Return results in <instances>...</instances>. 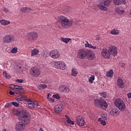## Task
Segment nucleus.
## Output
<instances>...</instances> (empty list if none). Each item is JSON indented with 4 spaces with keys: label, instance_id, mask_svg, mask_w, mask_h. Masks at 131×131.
I'll return each mask as SVG.
<instances>
[{
    "label": "nucleus",
    "instance_id": "393cba45",
    "mask_svg": "<svg viewBox=\"0 0 131 131\" xmlns=\"http://www.w3.org/2000/svg\"><path fill=\"white\" fill-rule=\"evenodd\" d=\"M65 117L67 119V122H68V123L72 124V125H74V122L70 119V117H69V116H68V115H66Z\"/></svg>",
    "mask_w": 131,
    "mask_h": 131
},
{
    "label": "nucleus",
    "instance_id": "72a5a7b5",
    "mask_svg": "<svg viewBox=\"0 0 131 131\" xmlns=\"http://www.w3.org/2000/svg\"><path fill=\"white\" fill-rule=\"evenodd\" d=\"M25 98H26V96H24V97H18L16 99V101H18V102H23L24 101Z\"/></svg>",
    "mask_w": 131,
    "mask_h": 131
},
{
    "label": "nucleus",
    "instance_id": "0eeeda50",
    "mask_svg": "<svg viewBox=\"0 0 131 131\" xmlns=\"http://www.w3.org/2000/svg\"><path fill=\"white\" fill-rule=\"evenodd\" d=\"M54 67L56 69H60V70H65L66 69V64L63 61H54Z\"/></svg>",
    "mask_w": 131,
    "mask_h": 131
},
{
    "label": "nucleus",
    "instance_id": "2f4dec72",
    "mask_svg": "<svg viewBox=\"0 0 131 131\" xmlns=\"http://www.w3.org/2000/svg\"><path fill=\"white\" fill-rule=\"evenodd\" d=\"M10 52L12 53V54H17L18 52V48L14 47L11 49Z\"/></svg>",
    "mask_w": 131,
    "mask_h": 131
},
{
    "label": "nucleus",
    "instance_id": "412c9836",
    "mask_svg": "<svg viewBox=\"0 0 131 131\" xmlns=\"http://www.w3.org/2000/svg\"><path fill=\"white\" fill-rule=\"evenodd\" d=\"M31 11V8L30 7H24L20 9V12L22 13H29Z\"/></svg>",
    "mask_w": 131,
    "mask_h": 131
},
{
    "label": "nucleus",
    "instance_id": "bb28decb",
    "mask_svg": "<svg viewBox=\"0 0 131 131\" xmlns=\"http://www.w3.org/2000/svg\"><path fill=\"white\" fill-rule=\"evenodd\" d=\"M111 34H113V35H118V34H119V30L116 29H113L111 31Z\"/></svg>",
    "mask_w": 131,
    "mask_h": 131
},
{
    "label": "nucleus",
    "instance_id": "f8f14e48",
    "mask_svg": "<svg viewBox=\"0 0 131 131\" xmlns=\"http://www.w3.org/2000/svg\"><path fill=\"white\" fill-rule=\"evenodd\" d=\"M101 56L104 58V59H109L111 57V53L110 51L106 49H103L101 52Z\"/></svg>",
    "mask_w": 131,
    "mask_h": 131
},
{
    "label": "nucleus",
    "instance_id": "58836bf2",
    "mask_svg": "<svg viewBox=\"0 0 131 131\" xmlns=\"http://www.w3.org/2000/svg\"><path fill=\"white\" fill-rule=\"evenodd\" d=\"M100 95L102 97V98H106V97H107V93H106V92H102L100 93Z\"/></svg>",
    "mask_w": 131,
    "mask_h": 131
},
{
    "label": "nucleus",
    "instance_id": "c85d7f7f",
    "mask_svg": "<svg viewBox=\"0 0 131 131\" xmlns=\"http://www.w3.org/2000/svg\"><path fill=\"white\" fill-rule=\"evenodd\" d=\"M77 74H78V72L77 71V70L75 69H73L72 70V76H77Z\"/></svg>",
    "mask_w": 131,
    "mask_h": 131
},
{
    "label": "nucleus",
    "instance_id": "a18cd8bd",
    "mask_svg": "<svg viewBox=\"0 0 131 131\" xmlns=\"http://www.w3.org/2000/svg\"><path fill=\"white\" fill-rule=\"evenodd\" d=\"M49 102H50V103H54V102H55V99H52L51 98H49L48 99Z\"/></svg>",
    "mask_w": 131,
    "mask_h": 131
},
{
    "label": "nucleus",
    "instance_id": "864d4df0",
    "mask_svg": "<svg viewBox=\"0 0 131 131\" xmlns=\"http://www.w3.org/2000/svg\"><path fill=\"white\" fill-rule=\"evenodd\" d=\"M4 12H5V13H8V12H9V10H8L7 9H6V8H5V9H4Z\"/></svg>",
    "mask_w": 131,
    "mask_h": 131
},
{
    "label": "nucleus",
    "instance_id": "ddd939ff",
    "mask_svg": "<svg viewBox=\"0 0 131 131\" xmlns=\"http://www.w3.org/2000/svg\"><path fill=\"white\" fill-rule=\"evenodd\" d=\"M58 91L64 94H68L70 92V88L66 85H61L58 88Z\"/></svg>",
    "mask_w": 131,
    "mask_h": 131
},
{
    "label": "nucleus",
    "instance_id": "6ab92c4d",
    "mask_svg": "<svg viewBox=\"0 0 131 131\" xmlns=\"http://www.w3.org/2000/svg\"><path fill=\"white\" fill-rule=\"evenodd\" d=\"M117 83L119 88H121V89H123V88H124V82H123V80L121 78L118 79Z\"/></svg>",
    "mask_w": 131,
    "mask_h": 131
},
{
    "label": "nucleus",
    "instance_id": "4468645a",
    "mask_svg": "<svg viewBox=\"0 0 131 131\" xmlns=\"http://www.w3.org/2000/svg\"><path fill=\"white\" fill-rule=\"evenodd\" d=\"M64 109V105L61 103H58L54 106V111L57 114H60Z\"/></svg>",
    "mask_w": 131,
    "mask_h": 131
},
{
    "label": "nucleus",
    "instance_id": "37998d69",
    "mask_svg": "<svg viewBox=\"0 0 131 131\" xmlns=\"http://www.w3.org/2000/svg\"><path fill=\"white\" fill-rule=\"evenodd\" d=\"M11 106H12V103H8L5 105V108H9V107H11Z\"/></svg>",
    "mask_w": 131,
    "mask_h": 131
},
{
    "label": "nucleus",
    "instance_id": "f3484780",
    "mask_svg": "<svg viewBox=\"0 0 131 131\" xmlns=\"http://www.w3.org/2000/svg\"><path fill=\"white\" fill-rule=\"evenodd\" d=\"M109 51L111 55L113 56H116L117 55V48L115 46H111L109 48Z\"/></svg>",
    "mask_w": 131,
    "mask_h": 131
},
{
    "label": "nucleus",
    "instance_id": "3c124183",
    "mask_svg": "<svg viewBox=\"0 0 131 131\" xmlns=\"http://www.w3.org/2000/svg\"><path fill=\"white\" fill-rule=\"evenodd\" d=\"M121 68H124L125 67V63H121Z\"/></svg>",
    "mask_w": 131,
    "mask_h": 131
},
{
    "label": "nucleus",
    "instance_id": "4c0bfd02",
    "mask_svg": "<svg viewBox=\"0 0 131 131\" xmlns=\"http://www.w3.org/2000/svg\"><path fill=\"white\" fill-rule=\"evenodd\" d=\"M11 105H13L14 107H19L20 104L16 101H13L11 103Z\"/></svg>",
    "mask_w": 131,
    "mask_h": 131
},
{
    "label": "nucleus",
    "instance_id": "f257e3e1",
    "mask_svg": "<svg viewBox=\"0 0 131 131\" xmlns=\"http://www.w3.org/2000/svg\"><path fill=\"white\" fill-rule=\"evenodd\" d=\"M13 113L19 118V121L15 124L14 129L16 131L24 130L26 125L30 124V113L25 110H23L21 112L16 111Z\"/></svg>",
    "mask_w": 131,
    "mask_h": 131
},
{
    "label": "nucleus",
    "instance_id": "603ef678",
    "mask_svg": "<svg viewBox=\"0 0 131 131\" xmlns=\"http://www.w3.org/2000/svg\"><path fill=\"white\" fill-rule=\"evenodd\" d=\"M127 96L128 99H131V92L127 93Z\"/></svg>",
    "mask_w": 131,
    "mask_h": 131
},
{
    "label": "nucleus",
    "instance_id": "5701e85b",
    "mask_svg": "<svg viewBox=\"0 0 131 131\" xmlns=\"http://www.w3.org/2000/svg\"><path fill=\"white\" fill-rule=\"evenodd\" d=\"M116 12L119 15H122L124 13V10L121 7H119L116 9Z\"/></svg>",
    "mask_w": 131,
    "mask_h": 131
},
{
    "label": "nucleus",
    "instance_id": "6e6d98bb",
    "mask_svg": "<svg viewBox=\"0 0 131 131\" xmlns=\"http://www.w3.org/2000/svg\"><path fill=\"white\" fill-rule=\"evenodd\" d=\"M49 98H50V94H48L47 95V99H49Z\"/></svg>",
    "mask_w": 131,
    "mask_h": 131
},
{
    "label": "nucleus",
    "instance_id": "473e14b6",
    "mask_svg": "<svg viewBox=\"0 0 131 131\" xmlns=\"http://www.w3.org/2000/svg\"><path fill=\"white\" fill-rule=\"evenodd\" d=\"M94 80H95V75H92L90 76V78L89 79L90 83H93L94 82Z\"/></svg>",
    "mask_w": 131,
    "mask_h": 131
},
{
    "label": "nucleus",
    "instance_id": "de8ad7c7",
    "mask_svg": "<svg viewBox=\"0 0 131 131\" xmlns=\"http://www.w3.org/2000/svg\"><path fill=\"white\" fill-rule=\"evenodd\" d=\"M121 4H123V5H126V1L125 0H121Z\"/></svg>",
    "mask_w": 131,
    "mask_h": 131
},
{
    "label": "nucleus",
    "instance_id": "5fc2aeb1",
    "mask_svg": "<svg viewBox=\"0 0 131 131\" xmlns=\"http://www.w3.org/2000/svg\"><path fill=\"white\" fill-rule=\"evenodd\" d=\"M43 57H45V58H48V56H47V55H46V53H44V55H43Z\"/></svg>",
    "mask_w": 131,
    "mask_h": 131
},
{
    "label": "nucleus",
    "instance_id": "f03ea898",
    "mask_svg": "<svg viewBox=\"0 0 131 131\" xmlns=\"http://www.w3.org/2000/svg\"><path fill=\"white\" fill-rule=\"evenodd\" d=\"M58 19L63 29H67L73 25V20L69 19L67 17L63 15L58 16Z\"/></svg>",
    "mask_w": 131,
    "mask_h": 131
},
{
    "label": "nucleus",
    "instance_id": "49530a36",
    "mask_svg": "<svg viewBox=\"0 0 131 131\" xmlns=\"http://www.w3.org/2000/svg\"><path fill=\"white\" fill-rule=\"evenodd\" d=\"M24 101H25V102H27L28 103H30V102L32 101V100L27 99L25 98Z\"/></svg>",
    "mask_w": 131,
    "mask_h": 131
},
{
    "label": "nucleus",
    "instance_id": "aec40b11",
    "mask_svg": "<svg viewBox=\"0 0 131 131\" xmlns=\"http://www.w3.org/2000/svg\"><path fill=\"white\" fill-rule=\"evenodd\" d=\"M39 53V50L38 49L35 48L31 50V56L33 57L34 56H37V54Z\"/></svg>",
    "mask_w": 131,
    "mask_h": 131
},
{
    "label": "nucleus",
    "instance_id": "c9c22d12",
    "mask_svg": "<svg viewBox=\"0 0 131 131\" xmlns=\"http://www.w3.org/2000/svg\"><path fill=\"white\" fill-rule=\"evenodd\" d=\"M3 75L5 76L6 78H8V79H9V78H11V76L8 75V73H7V72L6 71L3 72Z\"/></svg>",
    "mask_w": 131,
    "mask_h": 131
},
{
    "label": "nucleus",
    "instance_id": "4d7b16f0",
    "mask_svg": "<svg viewBox=\"0 0 131 131\" xmlns=\"http://www.w3.org/2000/svg\"><path fill=\"white\" fill-rule=\"evenodd\" d=\"M2 131H7V129H3L2 130Z\"/></svg>",
    "mask_w": 131,
    "mask_h": 131
},
{
    "label": "nucleus",
    "instance_id": "f704fd0d",
    "mask_svg": "<svg viewBox=\"0 0 131 131\" xmlns=\"http://www.w3.org/2000/svg\"><path fill=\"white\" fill-rule=\"evenodd\" d=\"M114 4L117 6L121 5V0H114Z\"/></svg>",
    "mask_w": 131,
    "mask_h": 131
},
{
    "label": "nucleus",
    "instance_id": "e433bc0d",
    "mask_svg": "<svg viewBox=\"0 0 131 131\" xmlns=\"http://www.w3.org/2000/svg\"><path fill=\"white\" fill-rule=\"evenodd\" d=\"M14 90H17V91H21V90H23V87L15 85Z\"/></svg>",
    "mask_w": 131,
    "mask_h": 131
},
{
    "label": "nucleus",
    "instance_id": "7c9ffc66",
    "mask_svg": "<svg viewBox=\"0 0 131 131\" xmlns=\"http://www.w3.org/2000/svg\"><path fill=\"white\" fill-rule=\"evenodd\" d=\"M95 57H96V55H95V54L90 53L88 55V58L89 60H94V59H95Z\"/></svg>",
    "mask_w": 131,
    "mask_h": 131
},
{
    "label": "nucleus",
    "instance_id": "39448f33",
    "mask_svg": "<svg viewBox=\"0 0 131 131\" xmlns=\"http://www.w3.org/2000/svg\"><path fill=\"white\" fill-rule=\"evenodd\" d=\"M114 104L120 111H123L125 109V103L122 99L117 98L114 101Z\"/></svg>",
    "mask_w": 131,
    "mask_h": 131
},
{
    "label": "nucleus",
    "instance_id": "1a4fd4ad",
    "mask_svg": "<svg viewBox=\"0 0 131 131\" xmlns=\"http://www.w3.org/2000/svg\"><path fill=\"white\" fill-rule=\"evenodd\" d=\"M49 56L52 59H59L60 57V52L57 49H54L50 52Z\"/></svg>",
    "mask_w": 131,
    "mask_h": 131
},
{
    "label": "nucleus",
    "instance_id": "ea45409f",
    "mask_svg": "<svg viewBox=\"0 0 131 131\" xmlns=\"http://www.w3.org/2000/svg\"><path fill=\"white\" fill-rule=\"evenodd\" d=\"M9 94H10V95H11V96L13 95H15V94H16L17 95H19V94H20V91H17L16 92H13V91H9Z\"/></svg>",
    "mask_w": 131,
    "mask_h": 131
},
{
    "label": "nucleus",
    "instance_id": "6e6552de",
    "mask_svg": "<svg viewBox=\"0 0 131 131\" xmlns=\"http://www.w3.org/2000/svg\"><path fill=\"white\" fill-rule=\"evenodd\" d=\"M4 43H11L15 41V36L13 34H7L3 38Z\"/></svg>",
    "mask_w": 131,
    "mask_h": 131
},
{
    "label": "nucleus",
    "instance_id": "a19ab883",
    "mask_svg": "<svg viewBox=\"0 0 131 131\" xmlns=\"http://www.w3.org/2000/svg\"><path fill=\"white\" fill-rule=\"evenodd\" d=\"M15 81L16 82H17V83H23L24 80H23V79H17L15 80Z\"/></svg>",
    "mask_w": 131,
    "mask_h": 131
},
{
    "label": "nucleus",
    "instance_id": "cd10ccee",
    "mask_svg": "<svg viewBox=\"0 0 131 131\" xmlns=\"http://www.w3.org/2000/svg\"><path fill=\"white\" fill-rule=\"evenodd\" d=\"M61 41L64 42L65 43H68L70 40H71V38H64L62 37L61 39Z\"/></svg>",
    "mask_w": 131,
    "mask_h": 131
},
{
    "label": "nucleus",
    "instance_id": "052dcab7",
    "mask_svg": "<svg viewBox=\"0 0 131 131\" xmlns=\"http://www.w3.org/2000/svg\"><path fill=\"white\" fill-rule=\"evenodd\" d=\"M19 69H21V67H19Z\"/></svg>",
    "mask_w": 131,
    "mask_h": 131
},
{
    "label": "nucleus",
    "instance_id": "dca6fc26",
    "mask_svg": "<svg viewBox=\"0 0 131 131\" xmlns=\"http://www.w3.org/2000/svg\"><path fill=\"white\" fill-rule=\"evenodd\" d=\"M77 123L79 126H83L85 123L84 121V118L82 116H77Z\"/></svg>",
    "mask_w": 131,
    "mask_h": 131
},
{
    "label": "nucleus",
    "instance_id": "bf43d9fd",
    "mask_svg": "<svg viewBox=\"0 0 131 131\" xmlns=\"http://www.w3.org/2000/svg\"><path fill=\"white\" fill-rule=\"evenodd\" d=\"M98 120H100V118H99V119H98Z\"/></svg>",
    "mask_w": 131,
    "mask_h": 131
},
{
    "label": "nucleus",
    "instance_id": "4be33fe9",
    "mask_svg": "<svg viewBox=\"0 0 131 131\" xmlns=\"http://www.w3.org/2000/svg\"><path fill=\"white\" fill-rule=\"evenodd\" d=\"M85 48H89V49H93V50H96L97 49V47L96 46H93V45H91L89 43V42L85 41Z\"/></svg>",
    "mask_w": 131,
    "mask_h": 131
},
{
    "label": "nucleus",
    "instance_id": "a878e982",
    "mask_svg": "<svg viewBox=\"0 0 131 131\" xmlns=\"http://www.w3.org/2000/svg\"><path fill=\"white\" fill-rule=\"evenodd\" d=\"M113 74H114L113 73V70H110L106 73V77H113Z\"/></svg>",
    "mask_w": 131,
    "mask_h": 131
},
{
    "label": "nucleus",
    "instance_id": "b1692460",
    "mask_svg": "<svg viewBox=\"0 0 131 131\" xmlns=\"http://www.w3.org/2000/svg\"><path fill=\"white\" fill-rule=\"evenodd\" d=\"M0 23L2 24V25H4L5 26L7 25H9V24H11V21L9 20H6L5 19H2L0 20Z\"/></svg>",
    "mask_w": 131,
    "mask_h": 131
},
{
    "label": "nucleus",
    "instance_id": "c03bdc74",
    "mask_svg": "<svg viewBox=\"0 0 131 131\" xmlns=\"http://www.w3.org/2000/svg\"><path fill=\"white\" fill-rule=\"evenodd\" d=\"M102 118H103V119H104L105 120H107V114H103L102 115Z\"/></svg>",
    "mask_w": 131,
    "mask_h": 131
},
{
    "label": "nucleus",
    "instance_id": "423d86ee",
    "mask_svg": "<svg viewBox=\"0 0 131 131\" xmlns=\"http://www.w3.org/2000/svg\"><path fill=\"white\" fill-rule=\"evenodd\" d=\"M30 74L32 77H39L40 74H41V71H40L39 68L34 67L30 70Z\"/></svg>",
    "mask_w": 131,
    "mask_h": 131
},
{
    "label": "nucleus",
    "instance_id": "20e7f679",
    "mask_svg": "<svg viewBox=\"0 0 131 131\" xmlns=\"http://www.w3.org/2000/svg\"><path fill=\"white\" fill-rule=\"evenodd\" d=\"M99 4L97 5V7L101 11H106L108 9L106 7H109L111 4L112 0H99Z\"/></svg>",
    "mask_w": 131,
    "mask_h": 131
},
{
    "label": "nucleus",
    "instance_id": "a211bd4d",
    "mask_svg": "<svg viewBox=\"0 0 131 131\" xmlns=\"http://www.w3.org/2000/svg\"><path fill=\"white\" fill-rule=\"evenodd\" d=\"M120 112H119V110L116 108H112L110 112V115H112V116H118L119 115V113Z\"/></svg>",
    "mask_w": 131,
    "mask_h": 131
},
{
    "label": "nucleus",
    "instance_id": "7ed1b4c3",
    "mask_svg": "<svg viewBox=\"0 0 131 131\" xmlns=\"http://www.w3.org/2000/svg\"><path fill=\"white\" fill-rule=\"evenodd\" d=\"M94 105L96 107H98L103 110H106L108 108V103L103 99H95Z\"/></svg>",
    "mask_w": 131,
    "mask_h": 131
},
{
    "label": "nucleus",
    "instance_id": "79ce46f5",
    "mask_svg": "<svg viewBox=\"0 0 131 131\" xmlns=\"http://www.w3.org/2000/svg\"><path fill=\"white\" fill-rule=\"evenodd\" d=\"M53 98H54L55 99H57V100H58V99H60V96L59 95V94H56L53 95Z\"/></svg>",
    "mask_w": 131,
    "mask_h": 131
},
{
    "label": "nucleus",
    "instance_id": "13d9d810",
    "mask_svg": "<svg viewBox=\"0 0 131 131\" xmlns=\"http://www.w3.org/2000/svg\"><path fill=\"white\" fill-rule=\"evenodd\" d=\"M129 49L130 51H131V47H130Z\"/></svg>",
    "mask_w": 131,
    "mask_h": 131
},
{
    "label": "nucleus",
    "instance_id": "2eb2a0df",
    "mask_svg": "<svg viewBox=\"0 0 131 131\" xmlns=\"http://www.w3.org/2000/svg\"><path fill=\"white\" fill-rule=\"evenodd\" d=\"M26 107L27 108H29V109H34V108H35V106H38V102L36 101H32L30 102L26 103Z\"/></svg>",
    "mask_w": 131,
    "mask_h": 131
},
{
    "label": "nucleus",
    "instance_id": "09e8293b",
    "mask_svg": "<svg viewBox=\"0 0 131 131\" xmlns=\"http://www.w3.org/2000/svg\"><path fill=\"white\" fill-rule=\"evenodd\" d=\"M101 124L102 125H106V121H104V120H102L101 121Z\"/></svg>",
    "mask_w": 131,
    "mask_h": 131
},
{
    "label": "nucleus",
    "instance_id": "c756f323",
    "mask_svg": "<svg viewBox=\"0 0 131 131\" xmlns=\"http://www.w3.org/2000/svg\"><path fill=\"white\" fill-rule=\"evenodd\" d=\"M47 86L46 84H41L38 85V88L39 90H45V89H47Z\"/></svg>",
    "mask_w": 131,
    "mask_h": 131
},
{
    "label": "nucleus",
    "instance_id": "9b49d317",
    "mask_svg": "<svg viewBox=\"0 0 131 131\" xmlns=\"http://www.w3.org/2000/svg\"><path fill=\"white\" fill-rule=\"evenodd\" d=\"M77 55L79 59H84L88 55V52L84 49H80L77 51Z\"/></svg>",
    "mask_w": 131,
    "mask_h": 131
},
{
    "label": "nucleus",
    "instance_id": "8fccbe9b",
    "mask_svg": "<svg viewBox=\"0 0 131 131\" xmlns=\"http://www.w3.org/2000/svg\"><path fill=\"white\" fill-rule=\"evenodd\" d=\"M15 85H14V84H10V85H9V87L11 89H13L14 90H15Z\"/></svg>",
    "mask_w": 131,
    "mask_h": 131
},
{
    "label": "nucleus",
    "instance_id": "9d476101",
    "mask_svg": "<svg viewBox=\"0 0 131 131\" xmlns=\"http://www.w3.org/2000/svg\"><path fill=\"white\" fill-rule=\"evenodd\" d=\"M38 37V34L35 32H31L27 34V38L29 40H36L37 37Z\"/></svg>",
    "mask_w": 131,
    "mask_h": 131
}]
</instances>
